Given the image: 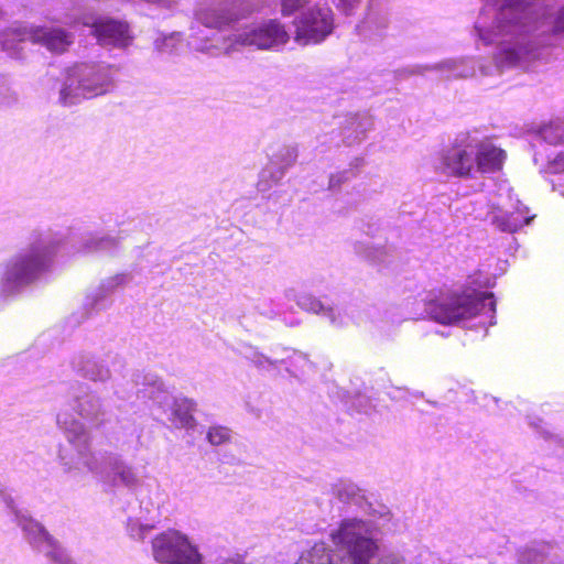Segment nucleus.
I'll list each match as a JSON object with an SVG mask.
<instances>
[{"mask_svg":"<svg viewBox=\"0 0 564 564\" xmlns=\"http://www.w3.org/2000/svg\"><path fill=\"white\" fill-rule=\"evenodd\" d=\"M12 33L20 41L29 40L33 43L42 44L54 53H63L72 44V34L61 28L14 29Z\"/></svg>","mask_w":564,"mask_h":564,"instance_id":"obj_7","label":"nucleus"},{"mask_svg":"<svg viewBox=\"0 0 564 564\" xmlns=\"http://www.w3.org/2000/svg\"><path fill=\"white\" fill-rule=\"evenodd\" d=\"M541 138L549 144L560 145L564 143V127L560 124H546L540 130Z\"/></svg>","mask_w":564,"mask_h":564,"instance_id":"obj_16","label":"nucleus"},{"mask_svg":"<svg viewBox=\"0 0 564 564\" xmlns=\"http://www.w3.org/2000/svg\"><path fill=\"white\" fill-rule=\"evenodd\" d=\"M330 536L336 546L335 555L344 564H404V560L394 554L379 556L377 542L361 535L360 531H332Z\"/></svg>","mask_w":564,"mask_h":564,"instance_id":"obj_2","label":"nucleus"},{"mask_svg":"<svg viewBox=\"0 0 564 564\" xmlns=\"http://www.w3.org/2000/svg\"><path fill=\"white\" fill-rule=\"evenodd\" d=\"M334 30V14L328 6L314 7L295 21V41L301 45L323 42Z\"/></svg>","mask_w":564,"mask_h":564,"instance_id":"obj_4","label":"nucleus"},{"mask_svg":"<svg viewBox=\"0 0 564 564\" xmlns=\"http://www.w3.org/2000/svg\"><path fill=\"white\" fill-rule=\"evenodd\" d=\"M152 553L160 564H202L203 556L181 531H162L152 540Z\"/></svg>","mask_w":564,"mask_h":564,"instance_id":"obj_3","label":"nucleus"},{"mask_svg":"<svg viewBox=\"0 0 564 564\" xmlns=\"http://www.w3.org/2000/svg\"><path fill=\"white\" fill-rule=\"evenodd\" d=\"M207 438L213 445H223L230 441L231 431L225 426H213L208 430Z\"/></svg>","mask_w":564,"mask_h":564,"instance_id":"obj_18","label":"nucleus"},{"mask_svg":"<svg viewBox=\"0 0 564 564\" xmlns=\"http://www.w3.org/2000/svg\"><path fill=\"white\" fill-rule=\"evenodd\" d=\"M24 540L33 551L42 554L48 564H78L50 531H24Z\"/></svg>","mask_w":564,"mask_h":564,"instance_id":"obj_6","label":"nucleus"},{"mask_svg":"<svg viewBox=\"0 0 564 564\" xmlns=\"http://www.w3.org/2000/svg\"><path fill=\"white\" fill-rule=\"evenodd\" d=\"M70 98V86H65L61 89V100L63 104H67Z\"/></svg>","mask_w":564,"mask_h":564,"instance_id":"obj_26","label":"nucleus"},{"mask_svg":"<svg viewBox=\"0 0 564 564\" xmlns=\"http://www.w3.org/2000/svg\"><path fill=\"white\" fill-rule=\"evenodd\" d=\"M339 529L340 530L348 529V524L347 523H341Z\"/></svg>","mask_w":564,"mask_h":564,"instance_id":"obj_27","label":"nucleus"},{"mask_svg":"<svg viewBox=\"0 0 564 564\" xmlns=\"http://www.w3.org/2000/svg\"><path fill=\"white\" fill-rule=\"evenodd\" d=\"M220 564H246L242 556L237 554L231 557L223 558Z\"/></svg>","mask_w":564,"mask_h":564,"instance_id":"obj_24","label":"nucleus"},{"mask_svg":"<svg viewBox=\"0 0 564 564\" xmlns=\"http://www.w3.org/2000/svg\"><path fill=\"white\" fill-rule=\"evenodd\" d=\"M486 306L495 313L496 301L490 292L475 290L453 293L445 301H432L429 311L432 317L441 324H452L462 319L471 318L480 314Z\"/></svg>","mask_w":564,"mask_h":564,"instance_id":"obj_1","label":"nucleus"},{"mask_svg":"<svg viewBox=\"0 0 564 564\" xmlns=\"http://www.w3.org/2000/svg\"><path fill=\"white\" fill-rule=\"evenodd\" d=\"M564 32V8L560 11L558 15L555 19L553 33L558 34Z\"/></svg>","mask_w":564,"mask_h":564,"instance_id":"obj_23","label":"nucleus"},{"mask_svg":"<svg viewBox=\"0 0 564 564\" xmlns=\"http://www.w3.org/2000/svg\"><path fill=\"white\" fill-rule=\"evenodd\" d=\"M288 41L289 34L284 25L278 20H270L249 32L239 35V39L237 40V42L242 45L256 46L261 50L285 44Z\"/></svg>","mask_w":564,"mask_h":564,"instance_id":"obj_8","label":"nucleus"},{"mask_svg":"<svg viewBox=\"0 0 564 564\" xmlns=\"http://www.w3.org/2000/svg\"><path fill=\"white\" fill-rule=\"evenodd\" d=\"M185 411L181 412L180 409L174 410V415L180 419L182 425H189L193 422V415L191 414L192 403L185 402Z\"/></svg>","mask_w":564,"mask_h":564,"instance_id":"obj_21","label":"nucleus"},{"mask_svg":"<svg viewBox=\"0 0 564 564\" xmlns=\"http://www.w3.org/2000/svg\"><path fill=\"white\" fill-rule=\"evenodd\" d=\"M142 533H143V531H139V539H140V540H143V539H144V536H143V534H142Z\"/></svg>","mask_w":564,"mask_h":564,"instance_id":"obj_28","label":"nucleus"},{"mask_svg":"<svg viewBox=\"0 0 564 564\" xmlns=\"http://www.w3.org/2000/svg\"><path fill=\"white\" fill-rule=\"evenodd\" d=\"M531 218L527 213L517 208L509 213H501L494 217V225L501 231L516 232L530 223Z\"/></svg>","mask_w":564,"mask_h":564,"instance_id":"obj_14","label":"nucleus"},{"mask_svg":"<svg viewBox=\"0 0 564 564\" xmlns=\"http://www.w3.org/2000/svg\"><path fill=\"white\" fill-rule=\"evenodd\" d=\"M91 28L94 35L101 44L127 47L133 40L130 33V25L126 21L100 18L93 23Z\"/></svg>","mask_w":564,"mask_h":564,"instance_id":"obj_10","label":"nucleus"},{"mask_svg":"<svg viewBox=\"0 0 564 564\" xmlns=\"http://www.w3.org/2000/svg\"><path fill=\"white\" fill-rule=\"evenodd\" d=\"M520 564H564V556L549 542L534 541L517 551Z\"/></svg>","mask_w":564,"mask_h":564,"instance_id":"obj_12","label":"nucleus"},{"mask_svg":"<svg viewBox=\"0 0 564 564\" xmlns=\"http://www.w3.org/2000/svg\"><path fill=\"white\" fill-rule=\"evenodd\" d=\"M474 172L481 174L496 173L502 170L507 153L489 139L474 141Z\"/></svg>","mask_w":564,"mask_h":564,"instance_id":"obj_11","label":"nucleus"},{"mask_svg":"<svg viewBox=\"0 0 564 564\" xmlns=\"http://www.w3.org/2000/svg\"><path fill=\"white\" fill-rule=\"evenodd\" d=\"M2 14V12L0 11V15Z\"/></svg>","mask_w":564,"mask_h":564,"instance_id":"obj_29","label":"nucleus"},{"mask_svg":"<svg viewBox=\"0 0 564 564\" xmlns=\"http://www.w3.org/2000/svg\"><path fill=\"white\" fill-rule=\"evenodd\" d=\"M46 267L45 256L40 251L19 256L9 265L6 280L12 284H26L32 282Z\"/></svg>","mask_w":564,"mask_h":564,"instance_id":"obj_9","label":"nucleus"},{"mask_svg":"<svg viewBox=\"0 0 564 564\" xmlns=\"http://www.w3.org/2000/svg\"><path fill=\"white\" fill-rule=\"evenodd\" d=\"M474 140H456L440 154L437 169L447 176L470 178L474 176Z\"/></svg>","mask_w":564,"mask_h":564,"instance_id":"obj_5","label":"nucleus"},{"mask_svg":"<svg viewBox=\"0 0 564 564\" xmlns=\"http://www.w3.org/2000/svg\"><path fill=\"white\" fill-rule=\"evenodd\" d=\"M306 0H281V13L283 17H290L295 13Z\"/></svg>","mask_w":564,"mask_h":564,"instance_id":"obj_19","label":"nucleus"},{"mask_svg":"<svg viewBox=\"0 0 564 564\" xmlns=\"http://www.w3.org/2000/svg\"><path fill=\"white\" fill-rule=\"evenodd\" d=\"M330 552L325 543H316L311 550L301 554L296 564H335Z\"/></svg>","mask_w":564,"mask_h":564,"instance_id":"obj_15","label":"nucleus"},{"mask_svg":"<svg viewBox=\"0 0 564 564\" xmlns=\"http://www.w3.org/2000/svg\"><path fill=\"white\" fill-rule=\"evenodd\" d=\"M119 476H120L121 480H122L123 482L128 484V485H129V484H133V482H134V480H135V479H134L133 474H132L130 470H128V471H121V473L119 474Z\"/></svg>","mask_w":564,"mask_h":564,"instance_id":"obj_25","label":"nucleus"},{"mask_svg":"<svg viewBox=\"0 0 564 564\" xmlns=\"http://www.w3.org/2000/svg\"><path fill=\"white\" fill-rule=\"evenodd\" d=\"M235 8V2L215 8H205L197 12V19L206 28L223 30L240 18L234 11Z\"/></svg>","mask_w":564,"mask_h":564,"instance_id":"obj_13","label":"nucleus"},{"mask_svg":"<svg viewBox=\"0 0 564 564\" xmlns=\"http://www.w3.org/2000/svg\"><path fill=\"white\" fill-rule=\"evenodd\" d=\"M361 0H339L338 8L344 12L349 13L352 9H355Z\"/></svg>","mask_w":564,"mask_h":564,"instance_id":"obj_22","label":"nucleus"},{"mask_svg":"<svg viewBox=\"0 0 564 564\" xmlns=\"http://www.w3.org/2000/svg\"><path fill=\"white\" fill-rule=\"evenodd\" d=\"M543 171L549 174L564 173V150L550 154L543 166Z\"/></svg>","mask_w":564,"mask_h":564,"instance_id":"obj_17","label":"nucleus"},{"mask_svg":"<svg viewBox=\"0 0 564 564\" xmlns=\"http://www.w3.org/2000/svg\"><path fill=\"white\" fill-rule=\"evenodd\" d=\"M79 89L82 90L83 97L96 96L105 91L104 86L101 84L89 85L87 83V79H83L79 83Z\"/></svg>","mask_w":564,"mask_h":564,"instance_id":"obj_20","label":"nucleus"}]
</instances>
